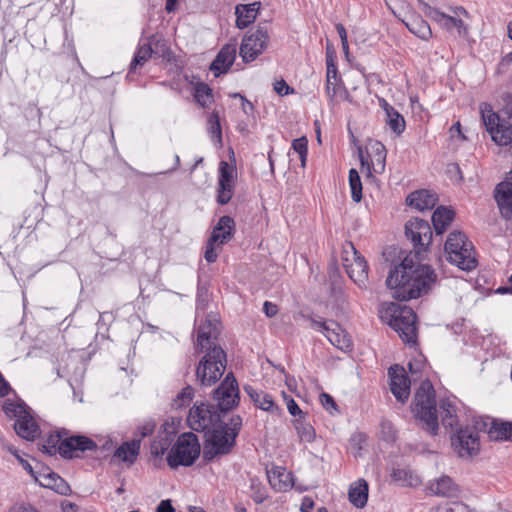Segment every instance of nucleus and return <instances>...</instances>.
Instances as JSON below:
<instances>
[{
	"mask_svg": "<svg viewBox=\"0 0 512 512\" xmlns=\"http://www.w3.org/2000/svg\"><path fill=\"white\" fill-rule=\"evenodd\" d=\"M436 281L437 275L429 265H415L406 257L390 271L386 285L394 299L407 301L427 293Z\"/></svg>",
	"mask_w": 512,
	"mask_h": 512,
	"instance_id": "1",
	"label": "nucleus"
},
{
	"mask_svg": "<svg viewBox=\"0 0 512 512\" xmlns=\"http://www.w3.org/2000/svg\"><path fill=\"white\" fill-rule=\"evenodd\" d=\"M242 427V418L238 415L231 417L229 423L220 425L208 432L207 443L204 446L203 457L210 461L218 455L228 454L235 445V439Z\"/></svg>",
	"mask_w": 512,
	"mask_h": 512,
	"instance_id": "2",
	"label": "nucleus"
},
{
	"mask_svg": "<svg viewBox=\"0 0 512 512\" xmlns=\"http://www.w3.org/2000/svg\"><path fill=\"white\" fill-rule=\"evenodd\" d=\"M413 412L425 430L432 435L438 433L435 393L432 384L427 380L421 383L415 394Z\"/></svg>",
	"mask_w": 512,
	"mask_h": 512,
	"instance_id": "3",
	"label": "nucleus"
},
{
	"mask_svg": "<svg viewBox=\"0 0 512 512\" xmlns=\"http://www.w3.org/2000/svg\"><path fill=\"white\" fill-rule=\"evenodd\" d=\"M96 443L82 435H73L62 438L60 434L51 435L43 444V451L49 455L59 453L63 458L72 459L80 457L85 451H93Z\"/></svg>",
	"mask_w": 512,
	"mask_h": 512,
	"instance_id": "4",
	"label": "nucleus"
},
{
	"mask_svg": "<svg viewBox=\"0 0 512 512\" xmlns=\"http://www.w3.org/2000/svg\"><path fill=\"white\" fill-rule=\"evenodd\" d=\"M444 250L447 261L461 270L470 271L476 267L474 247L462 232H451L445 242Z\"/></svg>",
	"mask_w": 512,
	"mask_h": 512,
	"instance_id": "5",
	"label": "nucleus"
},
{
	"mask_svg": "<svg viewBox=\"0 0 512 512\" xmlns=\"http://www.w3.org/2000/svg\"><path fill=\"white\" fill-rule=\"evenodd\" d=\"M205 355L200 360L196 369V379L202 386H212L223 375L227 356L221 346L213 345L206 348Z\"/></svg>",
	"mask_w": 512,
	"mask_h": 512,
	"instance_id": "6",
	"label": "nucleus"
},
{
	"mask_svg": "<svg viewBox=\"0 0 512 512\" xmlns=\"http://www.w3.org/2000/svg\"><path fill=\"white\" fill-rule=\"evenodd\" d=\"M200 454V444L195 434H181L174 446L171 448L168 456V465L175 469L178 466H191Z\"/></svg>",
	"mask_w": 512,
	"mask_h": 512,
	"instance_id": "7",
	"label": "nucleus"
},
{
	"mask_svg": "<svg viewBox=\"0 0 512 512\" xmlns=\"http://www.w3.org/2000/svg\"><path fill=\"white\" fill-rule=\"evenodd\" d=\"M343 267L350 279L361 289L368 286V264L352 242H345L341 253Z\"/></svg>",
	"mask_w": 512,
	"mask_h": 512,
	"instance_id": "8",
	"label": "nucleus"
},
{
	"mask_svg": "<svg viewBox=\"0 0 512 512\" xmlns=\"http://www.w3.org/2000/svg\"><path fill=\"white\" fill-rule=\"evenodd\" d=\"M480 113L483 124L492 140L498 145H508V142L512 139L511 124L501 121L498 114L493 112L491 106L487 103L480 104Z\"/></svg>",
	"mask_w": 512,
	"mask_h": 512,
	"instance_id": "9",
	"label": "nucleus"
},
{
	"mask_svg": "<svg viewBox=\"0 0 512 512\" xmlns=\"http://www.w3.org/2000/svg\"><path fill=\"white\" fill-rule=\"evenodd\" d=\"M416 314L408 306H400L395 309L391 319V327L407 344H415L417 340Z\"/></svg>",
	"mask_w": 512,
	"mask_h": 512,
	"instance_id": "10",
	"label": "nucleus"
},
{
	"mask_svg": "<svg viewBox=\"0 0 512 512\" xmlns=\"http://www.w3.org/2000/svg\"><path fill=\"white\" fill-rule=\"evenodd\" d=\"M476 426L456 430L451 436V445L454 452L461 458H471L479 452L480 443Z\"/></svg>",
	"mask_w": 512,
	"mask_h": 512,
	"instance_id": "11",
	"label": "nucleus"
},
{
	"mask_svg": "<svg viewBox=\"0 0 512 512\" xmlns=\"http://www.w3.org/2000/svg\"><path fill=\"white\" fill-rule=\"evenodd\" d=\"M269 41L267 25H259L255 31L243 38L239 54L246 63L255 60L267 47Z\"/></svg>",
	"mask_w": 512,
	"mask_h": 512,
	"instance_id": "12",
	"label": "nucleus"
},
{
	"mask_svg": "<svg viewBox=\"0 0 512 512\" xmlns=\"http://www.w3.org/2000/svg\"><path fill=\"white\" fill-rule=\"evenodd\" d=\"M311 328L323 333L336 348L345 351L351 347V339L347 332L333 320H317L310 318Z\"/></svg>",
	"mask_w": 512,
	"mask_h": 512,
	"instance_id": "13",
	"label": "nucleus"
},
{
	"mask_svg": "<svg viewBox=\"0 0 512 512\" xmlns=\"http://www.w3.org/2000/svg\"><path fill=\"white\" fill-rule=\"evenodd\" d=\"M218 420L219 415L214 406L204 403L194 405L187 417L188 426L198 432L208 431Z\"/></svg>",
	"mask_w": 512,
	"mask_h": 512,
	"instance_id": "14",
	"label": "nucleus"
},
{
	"mask_svg": "<svg viewBox=\"0 0 512 512\" xmlns=\"http://www.w3.org/2000/svg\"><path fill=\"white\" fill-rule=\"evenodd\" d=\"M214 399L221 411H228L239 403V388L233 373H228L219 387L214 391Z\"/></svg>",
	"mask_w": 512,
	"mask_h": 512,
	"instance_id": "15",
	"label": "nucleus"
},
{
	"mask_svg": "<svg viewBox=\"0 0 512 512\" xmlns=\"http://www.w3.org/2000/svg\"><path fill=\"white\" fill-rule=\"evenodd\" d=\"M405 234L417 248L418 253L424 251L432 241L430 224L423 219H410L405 225Z\"/></svg>",
	"mask_w": 512,
	"mask_h": 512,
	"instance_id": "16",
	"label": "nucleus"
},
{
	"mask_svg": "<svg viewBox=\"0 0 512 512\" xmlns=\"http://www.w3.org/2000/svg\"><path fill=\"white\" fill-rule=\"evenodd\" d=\"M235 169L225 161L219 165V179L217 187V202L220 205L227 204L233 194L235 187Z\"/></svg>",
	"mask_w": 512,
	"mask_h": 512,
	"instance_id": "17",
	"label": "nucleus"
},
{
	"mask_svg": "<svg viewBox=\"0 0 512 512\" xmlns=\"http://www.w3.org/2000/svg\"><path fill=\"white\" fill-rule=\"evenodd\" d=\"M390 377L391 392L400 402L408 399L410 394V380L403 367L394 365L388 371Z\"/></svg>",
	"mask_w": 512,
	"mask_h": 512,
	"instance_id": "18",
	"label": "nucleus"
},
{
	"mask_svg": "<svg viewBox=\"0 0 512 512\" xmlns=\"http://www.w3.org/2000/svg\"><path fill=\"white\" fill-rule=\"evenodd\" d=\"M387 150L385 146L379 141H373L368 147V158L363 155L360 156L361 164L367 165L369 171L376 174H381L385 170Z\"/></svg>",
	"mask_w": 512,
	"mask_h": 512,
	"instance_id": "19",
	"label": "nucleus"
},
{
	"mask_svg": "<svg viewBox=\"0 0 512 512\" xmlns=\"http://www.w3.org/2000/svg\"><path fill=\"white\" fill-rule=\"evenodd\" d=\"M421 5L423 6L422 11L424 14L437 22L442 28H445L447 31L456 29L460 36L466 34V27L461 19L442 13L426 3L421 2Z\"/></svg>",
	"mask_w": 512,
	"mask_h": 512,
	"instance_id": "20",
	"label": "nucleus"
},
{
	"mask_svg": "<svg viewBox=\"0 0 512 512\" xmlns=\"http://www.w3.org/2000/svg\"><path fill=\"white\" fill-rule=\"evenodd\" d=\"M476 428L488 434L492 440H511L512 441V423H498L490 418H481L476 421Z\"/></svg>",
	"mask_w": 512,
	"mask_h": 512,
	"instance_id": "21",
	"label": "nucleus"
},
{
	"mask_svg": "<svg viewBox=\"0 0 512 512\" xmlns=\"http://www.w3.org/2000/svg\"><path fill=\"white\" fill-rule=\"evenodd\" d=\"M220 321L217 315H208L203 324L198 328L197 346L201 349L213 347V339H216L219 333Z\"/></svg>",
	"mask_w": 512,
	"mask_h": 512,
	"instance_id": "22",
	"label": "nucleus"
},
{
	"mask_svg": "<svg viewBox=\"0 0 512 512\" xmlns=\"http://www.w3.org/2000/svg\"><path fill=\"white\" fill-rule=\"evenodd\" d=\"M494 199L501 216L507 221H512V183H499L494 190Z\"/></svg>",
	"mask_w": 512,
	"mask_h": 512,
	"instance_id": "23",
	"label": "nucleus"
},
{
	"mask_svg": "<svg viewBox=\"0 0 512 512\" xmlns=\"http://www.w3.org/2000/svg\"><path fill=\"white\" fill-rule=\"evenodd\" d=\"M236 52V43H229L221 48L216 58L210 65V70L214 72L215 76H219L220 74L228 72L235 61Z\"/></svg>",
	"mask_w": 512,
	"mask_h": 512,
	"instance_id": "24",
	"label": "nucleus"
},
{
	"mask_svg": "<svg viewBox=\"0 0 512 512\" xmlns=\"http://www.w3.org/2000/svg\"><path fill=\"white\" fill-rule=\"evenodd\" d=\"M34 479L42 487L54 490L58 494L68 495L70 492V487L67 482L57 473L51 471L49 468L37 472V475L34 476Z\"/></svg>",
	"mask_w": 512,
	"mask_h": 512,
	"instance_id": "25",
	"label": "nucleus"
},
{
	"mask_svg": "<svg viewBox=\"0 0 512 512\" xmlns=\"http://www.w3.org/2000/svg\"><path fill=\"white\" fill-rule=\"evenodd\" d=\"M266 474L271 488L277 492H286L294 485L292 473L283 467H273Z\"/></svg>",
	"mask_w": 512,
	"mask_h": 512,
	"instance_id": "26",
	"label": "nucleus"
},
{
	"mask_svg": "<svg viewBox=\"0 0 512 512\" xmlns=\"http://www.w3.org/2000/svg\"><path fill=\"white\" fill-rule=\"evenodd\" d=\"M235 230V222L230 216H222L215 225L209 239L212 243L221 246L232 239Z\"/></svg>",
	"mask_w": 512,
	"mask_h": 512,
	"instance_id": "27",
	"label": "nucleus"
},
{
	"mask_svg": "<svg viewBox=\"0 0 512 512\" xmlns=\"http://www.w3.org/2000/svg\"><path fill=\"white\" fill-rule=\"evenodd\" d=\"M407 29L422 40H428L432 36L429 24L418 14L411 12L400 18Z\"/></svg>",
	"mask_w": 512,
	"mask_h": 512,
	"instance_id": "28",
	"label": "nucleus"
},
{
	"mask_svg": "<svg viewBox=\"0 0 512 512\" xmlns=\"http://www.w3.org/2000/svg\"><path fill=\"white\" fill-rule=\"evenodd\" d=\"M438 201V197L435 193L428 190L414 191L408 195L406 202L409 206L419 210H430Z\"/></svg>",
	"mask_w": 512,
	"mask_h": 512,
	"instance_id": "29",
	"label": "nucleus"
},
{
	"mask_svg": "<svg viewBox=\"0 0 512 512\" xmlns=\"http://www.w3.org/2000/svg\"><path fill=\"white\" fill-rule=\"evenodd\" d=\"M260 6V2L237 5L235 8L236 26L239 29H244L253 23L256 19Z\"/></svg>",
	"mask_w": 512,
	"mask_h": 512,
	"instance_id": "30",
	"label": "nucleus"
},
{
	"mask_svg": "<svg viewBox=\"0 0 512 512\" xmlns=\"http://www.w3.org/2000/svg\"><path fill=\"white\" fill-rule=\"evenodd\" d=\"M14 429L21 438L26 440H34L40 433L38 424L29 412L16 420Z\"/></svg>",
	"mask_w": 512,
	"mask_h": 512,
	"instance_id": "31",
	"label": "nucleus"
},
{
	"mask_svg": "<svg viewBox=\"0 0 512 512\" xmlns=\"http://www.w3.org/2000/svg\"><path fill=\"white\" fill-rule=\"evenodd\" d=\"M368 483L364 479L354 482L349 488V501L357 508H363L368 500Z\"/></svg>",
	"mask_w": 512,
	"mask_h": 512,
	"instance_id": "32",
	"label": "nucleus"
},
{
	"mask_svg": "<svg viewBox=\"0 0 512 512\" xmlns=\"http://www.w3.org/2000/svg\"><path fill=\"white\" fill-rule=\"evenodd\" d=\"M326 96L332 106L339 104L341 101H350V94L343 84L342 80L326 82Z\"/></svg>",
	"mask_w": 512,
	"mask_h": 512,
	"instance_id": "33",
	"label": "nucleus"
},
{
	"mask_svg": "<svg viewBox=\"0 0 512 512\" xmlns=\"http://www.w3.org/2000/svg\"><path fill=\"white\" fill-rule=\"evenodd\" d=\"M245 392L250 396L255 405L265 411H278L271 395L262 391H256L251 386L244 387Z\"/></svg>",
	"mask_w": 512,
	"mask_h": 512,
	"instance_id": "34",
	"label": "nucleus"
},
{
	"mask_svg": "<svg viewBox=\"0 0 512 512\" xmlns=\"http://www.w3.org/2000/svg\"><path fill=\"white\" fill-rule=\"evenodd\" d=\"M454 218V211L440 206L432 215V223L437 234H442Z\"/></svg>",
	"mask_w": 512,
	"mask_h": 512,
	"instance_id": "35",
	"label": "nucleus"
},
{
	"mask_svg": "<svg viewBox=\"0 0 512 512\" xmlns=\"http://www.w3.org/2000/svg\"><path fill=\"white\" fill-rule=\"evenodd\" d=\"M429 490L437 496L451 497L456 494L457 486L453 483L450 477L442 476L430 484Z\"/></svg>",
	"mask_w": 512,
	"mask_h": 512,
	"instance_id": "36",
	"label": "nucleus"
},
{
	"mask_svg": "<svg viewBox=\"0 0 512 512\" xmlns=\"http://www.w3.org/2000/svg\"><path fill=\"white\" fill-rule=\"evenodd\" d=\"M140 450V439H134L131 442H125L119 446L115 452L114 457L133 463Z\"/></svg>",
	"mask_w": 512,
	"mask_h": 512,
	"instance_id": "37",
	"label": "nucleus"
},
{
	"mask_svg": "<svg viewBox=\"0 0 512 512\" xmlns=\"http://www.w3.org/2000/svg\"><path fill=\"white\" fill-rule=\"evenodd\" d=\"M293 425L301 442L311 443L314 441L316 437L315 429L306 421L305 416L295 419Z\"/></svg>",
	"mask_w": 512,
	"mask_h": 512,
	"instance_id": "38",
	"label": "nucleus"
},
{
	"mask_svg": "<svg viewBox=\"0 0 512 512\" xmlns=\"http://www.w3.org/2000/svg\"><path fill=\"white\" fill-rule=\"evenodd\" d=\"M440 415L444 427L454 428L457 424L456 408L449 400L441 401Z\"/></svg>",
	"mask_w": 512,
	"mask_h": 512,
	"instance_id": "39",
	"label": "nucleus"
},
{
	"mask_svg": "<svg viewBox=\"0 0 512 512\" xmlns=\"http://www.w3.org/2000/svg\"><path fill=\"white\" fill-rule=\"evenodd\" d=\"M173 438L174 436L168 432L159 434L151 444V454L156 457L162 456L169 449Z\"/></svg>",
	"mask_w": 512,
	"mask_h": 512,
	"instance_id": "40",
	"label": "nucleus"
},
{
	"mask_svg": "<svg viewBox=\"0 0 512 512\" xmlns=\"http://www.w3.org/2000/svg\"><path fill=\"white\" fill-rule=\"evenodd\" d=\"M392 477L395 481L401 482L403 485L407 486H417L421 482L419 476L407 468L394 469Z\"/></svg>",
	"mask_w": 512,
	"mask_h": 512,
	"instance_id": "41",
	"label": "nucleus"
},
{
	"mask_svg": "<svg viewBox=\"0 0 512 512\" xmlns=\"http://www.w3.org/2000/svg\"><path fill=\"white\" fill-rule=\"evenodd\" d=\"M152 52L150 44L139 45L131 62L130 72H134L137 67L143 66L150 59Z\"/></svg>",
	"mask_w": 512,
	"mask_h": 512,
	"instance_id": "42",
	"label": "nucleus"
},
{
	"mask_svg": "<svg viewBox=\"0 0 512 512\" xmlns=\"http://www.w3.org/2000/svg\"><path fill=\"white\" fill-rule=\"evenodd\" d=\"M389 111L386 114V123L394 133L402 134L406 127L404 117L396 109H390Z\"/></svg>",
	"mask_w": 512,
	"mask_h": 512,
	"instance_id": "43",
	"label": "nucleus"
},
{
	"mask_svg": "<svg viewBox=\"0 0 512 512\" xmlns=\"http://www.w3.org/2000/svg\"><path fill=\"white\" fill-rule=\"evenodd\" d=\"M195 101L202 107L208 106L212 102V90L204 83H199L195 87Z\"/></svg>",
	"mask_w": 512,
	"mask_h": 512,
	"instance_id": "44",
	"label": "nucleus"
},
{
	"mask_svg": "<svg viewBox=\"0 0 512 512\" xmlns=\"http://www.w3.org/2000/svg\"><path fill=\"white\" fill-rule=\"evenodd\" d=\"M349 185L352 199L355 202H360L362 199V183L356 169H350L349 171Z\"/></svg>",
	"mask_w": 512,
	"mask_h": 512,
	"instance_id": "45",
	"label": "nucleus"
},
{
	"mask_svg": "<svg viewBox=\"0 0 512 512\" xmlns=\"http://www.w3.org/2000/svg\"><path fill=\"white\" fill-rule=\"evenodd\" d=\"M3 409L6 415L9 417H15L16 420L29 412L27 410V406L24 403L16 402H5Z\"/></svg>",
	"mask_w": 512,
	"mask_h": 512,
	"instance_id": "46",
	"label": "nucleus"
},
{
	"mask_svg": "<svg viewBox=\"0 0 512 512\" xmlns=\"http://www.w3.org/2000/svg\"><path fill=\"white\" fill-rule=\"evenodd\" d=\"M250 487L252 491L251 497L255 503L260 504L267 499V489L259 481L252 479Z\"/></svg>",
	"mask_w": 512,
	"mask_h": 512,
	"instance_id": "47",
	"label": "nucleus"
},
{
	"mask_svg": "<svg viewBox=\"0 0 512 512\" xmlns=\"http://www.w3.org/2000/svg\"><path fill=\"white\" fill-rule=\"evenodd\" d=\"M292 148L299 155L302 167L306 164L308 141L305 137L297 138L292 142Z\"/></svg>",
	"mask_w": 512,
	"mask_h": 512,
	"instance_id": "48",
	"label": "nucleus"
},
{
	"mask_svg": "<svg viewBox=\"0 0 512 512\" xmlns=\"http://www.w3.org/2000/svg\"><path fill=\"white\" fill-rule=\"evenodd\" d=\"M431 512H471V510L462 502H452L439 505L433 508Z\"/></svg>",
	"mask_w": 512,
	"mask_h": 512,
	"instance_id": "49",
	"label": "nucleus"
},
{
	"mask_svg": "<svg viewBox=\"0 0 512 512\" xmlns=\"http://www.w3.org/2000/svg\"><path fill=\"white\" fill-rule=\"evenodd\" d=\"M208 131L213 138H216L217 141H221L222 139V130L219 121V115L217 112H213L208 119Z\"/></svg>",
	"mask_w": 512,
	"mask_h": 512,
	"instance_id": "50",
	"label": "nucleus"
},
{
	"mask_svg": "<svg viewBox=\"0 0 512 512\" xmlns=\"http://www.w3.org/2000/svg\"><path fill=\"white\" fill-rule=\"evenodd\" d=\"M380 433L385 441H395L397 438V430L392 422L386 419L381 421Z\"/></svg>",
	"mask_w": 512,
	"mask_h": 512,
	"instance_id": "51",
	"label": "nucleus"
},
{
	"mask_svg": "<svg viewBox=\"0 0 512 512\" xmlns=\"http://www.w3.org/2000/svg\"><path fill=\"white\" fill-rule=\"evenodd\" d=\"M193 388L191 386H187L182 389V391L177 395L174 400V405L177 408H182L187 405L193 398Z\"/></svg>",
	"mask_w": 512,
	"mask_h": 512,
	"instance_id": "52",
	"label": "nucleus"
},
{
	"mask_svg": "<svg viewBox=\"0 0 512 512\" xmlns=\"http://www.w3.org/2000/svg\"><path fill=\"white\" fill-rule=\"evenodd\" d=\"M326 66V82H329L331 84V81L342 80L338 76V69L332 57L327 56Z\"/></svg>",
	"mask_w": 512,
	"mask_h": 512,
	"instance_id": "53",
	"label": "nucleus"
},
{
	"mask_svg": "<svg viewBox=\"0 0 512 512\" xmlns=\"http://www.w3.org/2000/svg\"><path fill=\"white\" fill-rule=\"evenodd\" d=\"M319 398H320V403L327 411L332 412V410H337V405H336L334 399L332 398V396L323 392L320 394Z\"/></svg>",
	"mask_w": 512,
	"mask_h": 512,
	"instance_id": "54",
	"label": "nucleus"
},
{
	"mask_svg": "<svg viewBox=\"0 0 512 512\" xmlns=\"http://www.w3.org/2000/svg\"><path fill=\"white\" fill-rule=\"evenodd\" d=\"M286 405H287V409H288L289 413L292 416H294V417L298 416L299 418L305 416V414L299 408V406L297 405V403L294 401L293 398H291V397L286 398Z\"/></svg>",
	"mask_w": 512,
	"mask_h": 512,
	"instance_id": "55",
	"label": "nucleus"
},
{
	"mask_svg": "<svg viewBox=\"0 0 512 512\" xmlns=\"http://www.w3.org/2000/svg\"><path fill=\"white\" fill-rule=\"evenodd\" d=\"M215 245H217V243H212L211 239L208 240L204 254V258L208 263H213L217 259L218 255L214 248Z\"/></svg>",
	"mask_w": 512,
	"mask_h": 512,
	"instance_id": "56",
	"label": "nucleus"
},
{
	"mask_svg": "<svg viewBox=\"0 0 512 512\" xmlns=\"http://www.w3.org/2000/svg\"><path fill=\"white\" fill-rule=\"evenodd\" d=\"M274 90L281 96L288 95L293 92V89H291L284 80L276 81L274 84Z\"/></svg>",
	"mask_w": 512,
	"mask_h": 512,
	"instance_id": "57",
	"label": "nucleus"
},
{
	"mask_svg": "<svg viewBox=\"0 0 512 512\" xmlns=\"http://www.w3.org/2000/svg\"><path fill=\"white\" fill-rule=\"evenodd\" d=\"M264 313L267 317H273L277 314L278 308L276 304H273L269 301H265L263 305Z\"/></svg>",
	"mask_w": 512,
	"mask_h": 512,
	"instance_id": "58",
	"label": "nucleus"
},
{
	"mask_svg": "<svg viewBox=\"0 0 512 512\" xmlns=\"http://www.w3.org/2000/svg\"><path fill=\"white\" fill-rule=\"evenodd\" d=\"M423 365H424V364H423V361H422V360H420V359H419V360H418V359H416V360H414V361H410V362L408 363V368H409V371H410V373H411L412 375H416V374H418V373H420V372H421V369H422Z\"/></svg>",
	"mask_w": 512,
	"mask_h": 512,
	"instance_id": "59",
	"label": "nucleus"
},
{
	"mask_svg": "<svg viewBox=\"0 0 512 512\" xmlns=\"http://www.w3.org/2000/svg\"><path fill=\"white\" fill-rule=\"evenodd\" d=\"M313 508H314V501H313V499L308 497V496H305L302 499L301 506H300V511L301 512H312Z\"/></svg>",
	"mask_w": 512,
	"mask_h": 512,
	"instance_id": "60",
	"label": "nucleus"
},
{
	"mask_svg": "<svg viewBox=\"0 0 512 512\" xmlns=\"http://www.w3.org/2000/svg\"><path fill=\"white\" fill-rule=\"evenodd\" d=\"M364 440L365 439L362 434H355L352 436L350 442L355 450L360 451L362 449L361 442H364Z\"/></svg>",
	"mask_w": 512,
	"mask_h": 512,
	"instance_id": "61",
	"label": "nucleus"
},
{
	"mask_svg": "<svg viewBox=\"0 0 512 512\" xmlns=\"http://www.w3.org/2000/svg\"><path fill=\"white\" fill-rule=\"evenodd\" d=\"M157 512H175L170 500H162L157 507Z\"/></svg>",
	"mask_w": 512,
	"mask_h": 512,
	"instance_id": "62",
	"label": "nucleus"
},
{
	"mask_svg": "<svg viewBox=\"0 0 512 512\" xmlns=\"http://www.w3.org/2000/svg\"><path fill=\"white\" fill-rule=\"evenodd\" d=\"M154 430V425L151 423H146L144 426L138 429L140 434V440L148 435H150Z\"/></svg>",
	"mask_w": 512,
	"mask_h": 512,
	"instance_id": "63",
	"label": "nucleus"
},
{
	"mask_svg": "<svg viewBox=\"0 0 512 512\" xmlns=\"http://www.w3.org/2000/svg\"><path fill=\"white\" fill-rule=\"evenodd\" d=\"M10 512H39L29 504H20L15 506Z\"/></svg>",
	"mask_w": 512,
	"mask_h": 512,
	"instance_id": "64",
	"label": "nucleus"
}]
</instances>
